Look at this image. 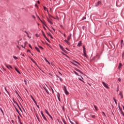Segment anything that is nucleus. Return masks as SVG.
<instances>
[{
  "mask_svg": "<svg viewBox=\"0 0 124 124\" xmlns=\"http://www.w3.org/2000/svg\"><path fill=\"white\" fill-rule=\"evenodd\" d=\"M83 52L84 53V56L85 57V58H88V55H87V51H86V48L85 47H83Z\"/></svg>",
  "mask_w": 124,
  "mask_h": 124,
  "instance_id": "nucleus-1",
  "label": "nucleus"
},
{
  "mask_svg": "<svg viewBox=\"0 0 124 124\" xmlns=\"http://www.w3.org/2000/svg\"><path fill=\"white\" fill-rule=\"evenodd\" d=\"M41 114L42 115V117L43 118V119L46 121V122H48V120H47V118H46V117H45V115H44V114H43V111L41 112Z\"/></svg>",
  "mask_w": 124,
  "mask_h": 124,
  "instance_id": "nucleus-2",
  "label": "nucleus"
},
{
  "mask_svg": "<svg viewBox=\"0 0 124 124\" xmlns=\"http://www.w3.org/2000/svg\"><path fill=\"white\" fill-rule=\"evenodd\" d=\"M63 91L65 94L66 95L68 94L69 93H68V91H67V89H66V86H64Z\"/></svg>",
  "mask_w": 124,
  "mask_h": 124,
  "instance_id": "nucleus-3",
  "label": "nucleus"
},
{
  "mask_svg": "<svg viewBox=\"0 0 124 124\" xmlns=\"http://www.w3.org/2000/svg\"><path fill=\"white\" fill-rule=\"evenodd\" d=\"M13 102L14 103H15V104H16L17 105V106H18L19 110H21V108L20 107V106H19V104H18V103H17V102H16V101L14 100V98H13Z\"/></svg>",
  "mask_w": 124,
  "mask_h": 124,
  "instance_id": "nucleus-4",
  "label": "nucleus"
},
{
  "mask_svg": "<svg viewBox=\"0 0 124 124\" xmlns=\"http://www.w3.org/2000/svg\"><path fill=\"white\" fill-rule=\"evenodd\" d=\"M102 84L103 86L105 87V88H106V89H109V87L108 86V85L106 84L105 82H102Z\"/></svg>",
  "mask_w": 124,
  "mask_h": 124,
  "instance_id": "nucleus-5",
  "label": "nucleus"
},
{
  "mask_svg": "<svg viewBox=\"0 0 124 124\" xmlns=\"http://www.w3.org/2000/svg\"><path fill=\"white\" fill-rule=\"evenodd\" d=\"M82 44H83L82 43V41H79L78 42V43L77 46H78V47H80V46H82Z\"/></svg>",
  "mask_w": 124,
  "mask_h": 124,
  "instance_id": "nucleus-6",
  "label": "nucleus"
},
{
  "mask_svg": "<svg viewBox=\"0 0 124 124\" xmlns=\"http://www.w3.org/2000/svg\"><path fill=\"white\" fill-rule=\"evenodd\" d=\"M38 18L40 20V17H39V16H38ZM41 23H42L43 25H45V26H46V27H47V26H46V23L45 22V21H43L42 20H41Z\"/></svg>",
  "mask_w": 124,
  "mask_h": 124,
  "instance_id": "nucleus-7",
  "label": "nucleus"
},
{
  "mask_svg": "<svg viewBox=\"0 0 124 124\" xmlns=\"http://www.w3.org/2000/svg\"><path fill=\"white\" fill-rule=\"evenodd\" d=\"M99 4H101V1H98L97 2V3L95 5V6L96 7H97V6L99 5Z\"/></svg>",
  "mask_w": 124,
  "mask_h": 124,
  "instance_id": "nucleus-8",
  "label": "nucleus"
},
{
  "mask_svg": "<svg viewBox=\"0 0 124 124\" xmlns=\"http://www.w3.org/2000/svg\"><path fill=\"white\" fill-rule=\"evenodd\" d=\"M60 48L62 50V51H63V52H64V53H67V51L64 49L63 47H60Z\"/></svg>",
  "mask_w": 124,
  "mask_h": 124,
  "instance_id": "nucleus-9",
  "label": "nucleus"
},
{
  "mask_svg": "<svg viewBox=\"0 0 124 124\" xmlns=\"http://www.w3.org/2000/svg\"><path fill=\"white\" fill-rule=\"evenodd\" d=\"M16 71V72H17V73H18V74H21V72H19V71L18 70V69H17V68L15 67V68Z\"/></svg>",
  "mask_w": 124,
  "mask_h": 124,
  "instance_id": "nucleus-10",
  "label": "nucleus"
},
{
  "mask_svg": "<svg viewBox=\"0 0 124 124\" xmlns=\"http://www.w3.org/2000/svg\"><path fill=\"white\" fill-rule=\"evenodd\" d=\"M47 20L50 25H52V24H53V22H52V21H51V20H50L48 18H47Z\"/></svg>",
  "mask_w": 124,
  "mask_h": 124,
  "instance_id": "nucleus-11",
  "label": "nucleus"
},
{
  "mask_svg": "<svg viewBox=\"0 0 124 124\" xmlns=\"http://www.w3.org/2000/svg\"><path fill=\"white\" fill-rule=\"evenodd\" d=\"M64 41H65V42L66 43V44H68V45H69V44H70V43H69V40H64Z\"/></svg>",
  "mask_w": 124,
  "mask_h": 124,
  "instance_id": "nucleus-12",
  "label": "nucleus"
},
{
  "mask_svg": "<svg viewBox=\"0 0 124 124\" xmlns=\"http://www.w3.org/2000/svg\"><path fill=\"white\" fill-rule=\"evenodd\" d=\"M76 71H78V72H79V73H81V74H83V72L81 71L80 70L78 69H76Z\"/></svg>",
  "mask_w": 124,
  "mask_h": 124,
  "instance_id": "nucleus-13",
  "label": "nucleus"
},
{
  "mask_svg": "<svg viewBox=\"0 0 124 124\" xmlns=\"http://www.w3.org/2000/svg\"><path fill=\"white\" fill-rule=\"evenodd\" d=\"M71 36H72V34H70L68 36V37H67V40H69H69L70 39Z\"/></svg>",
  "mask_w": 124,
  "mask_h": 124,
  "instance_id": "nucleus-14",
  "label": "nucleus"
},
{
  "mask_svg": "<svg viewBox=\"0 0 124 124\" xmlns=\"http://www.w3.org/2000/svg\"><path fill=\"white\" fill-rule=\"evenodd\" d=\"M4 90L5 91V92H6V93H8V94H9V92H8V91H7V89H6V87H4Z\"/></svg>",
  "mask_w": 124,
  "mask_h": 124,
  "instance_id": "nucleus-15",
  "label": "nucleus"
},
{
  "mask_svg": "<svg viewBox=\"0 0 124 124\" xmlns=\"http://www.w3.org/2000/svg\"><path fill=\"white\" fill-rule=\"evenodd\" d=\"M119 94L120 95V96L121 98H124V96L123 95V94L122 93V92H120Z\"/></svg>",
  "mask_w": 124,
  "mask_h": 124,
  "instance_id": "nucleus-16",
  "label": "nucleus"
},
{
  "mask_svg": "<svg viewBox=\"0 0 124 124\" xmlns=\"http://www.w3.org/2000/svg\"><path fill=\"white\" fill-rule=\"evenodd\" d=\"M44 90L46 91V93H49V91H48V90H47V89H46V88L44 87Z\"/></svg>",
  "mask_w": 124,
  "mask_h": 124,
  "instance_id": "nucleus-17",
  "label": "nucleus"
},
{
  "mask_svg": "<svg viewBox=\"0 0 124 124\" xmlns=\"http://www.w3.org/2000/svg\"><path fill=\"white\" fill-rule=\"evenodd\" d=\"M0 110L1 112V113H2L3 116L4 115V113L3 112V110H2V109L1 108H0Z\"/></svg>",
  "mask_w": 124,
  "mask_h": 124,
  "instance_id": "nucleus-18",
  "label": "nucleus"
},
{
  "mask_svg": "<svg viewBox=\"0 0 124 124\" xmlns=\"http://www.w3.org/2000/svg\"><path fill=\"white\" fill-rule=\"evenodd\" d=\"M113 100H114L115 104L117 105V104H118V103L117 102V100H116V99H115V98H113Z\"/></svg>",
  "mask_w": 124,
  "mask_h": 124,
  "instance_id": "nucleus-19",
  "label": "nucleus"
},
{
  "mask_svg": "<svg viewBox=\"0 0 124 124\" xmlns=\"http://www.w3.org/2000/svg\"><path fill=\"white\" fill-rule=\"evenodd\" d=\"M122 64L121 63H119V65L118 66V69H121V67L122 66Z\"/></svg>",
  "mask_w": 124,
  "mask_h": 124,
  "instance_id": "nucleus-20",
  "label": "nucleus"
},
{
  "mask_svg": "<svg viewBox=\"0 0 124 124\" xmlns=\"http://www.w3.org/2000/svg\"><path fill=\"white\" fill-rule=\"evenodd\" d=\"M36 50L37 51V52H40V50H39V48L37 47H35Z\"/></svg>",
  "mask_w": 124,
  "mask_h": 124,
  "instance_id": "nucleus-21",
  "label": "nucleus"
},
{
  "mask_svg": "<svg viewBox=\"0 0 124 124\" xmlns=\"http://www.w3.org/2000/svg\"><path fill=\"white\" fill-rule=\"evenodd\" d=\"M51 17H52V18H53V19H55V20H59V16H57L56 18H55L54 17H53L52 16H51Z\"/></svg>",
  "mask_w": 124,
  "mask_h": 124,
  "instance_id": "nucleus-22",
  "label": "nucleus"
},
{
  "mask_svg": "<svg viewBox=\"0 0 124 124\" xmlns=\"http://www.w3.org/2000/svg\"><path fill=\"white\" fill-rule=\"evenodd\" d=\"M74 62H76V63H77L78 64V65H80V63H79L78 62L76 61H74Z\"/></svg>",
  "mask_w": 124,
  "mask_h": 124,
  "instance_id": "nucleus-23",
  "label": "nucleus"
},
{
  "mask_svg": "<svg viewBox=\"0 0 124 124\" xmlns=\"http://www.w3.org/2000/svg\"><path fill=\"white\" fill-rule=\"evenodd\" d=\"M74 73H75V74H76V75H77L78 76H80L78 75V73H77V72H76V71H74Z\"/></svg>",
  "mask_w": 124,
  "mask_h": 124,
  "instance_id": "nucleus-24",
  "label": "nucleus"
},
{
  "mask_svg": "<svg viewBox=\"0 0 124 124\" xmlns=\"http://www.w3.org/2000/svg\"><path fill=\"white\" fill-rule=\"evenodd\" d=\"M124 42V40H121V47H123V43Z\"/></svg>",
  "mask_w": 124,
  "mask_h": 124,
  "instance_id": "nucleus-25",
  "label": "nucleus"
},
{
  "mask_svg": "<svg viewBox=\"0 0 124 124\" xmlns=\"http://www.w3.org/2000/svg\"><path fill=\"white\" fill-rule=\"evenodd\" d=\"M92 118H93V119H95V115H91Z\"/></svg>",
  "mask_w": 124,
  "mask_h": 124,
  "instance_id": "nucleus-26",
  "label": "nucleus"
},
{
  "mask_svg": "<svg viewBox=\"0 0 124 124\" xmlns=\"http://www.w3.org/2000/svg\"><path fill=\"white\" fill-rule=\"evenodd\" d=\"M45 111L47 115H49V112H48L47 109H45Z\"/></svg>",
  "mask_w": 124,
  "mask_h": 124,
  "instance_id": "nucleus-27",
  "label": "nucleus"
},
{
  "mask_svg": "<svg viewBox=\"0 0 124 124\" xmlns=\"http://www.w3.org/2000/svg\"><path fill=\"white\" fill-rule=\"evenodd\" d=\"M32 100H33V101L35 103V104H36V101H35L34 98H33V99H32Z\"/></svg>",
  "mask_w": 124,
  "mask_h": 124,
  "instance_id": "nucleus-28",
  "label": "nucleus"
},
{
  "mask_svg": "<svg viewBox=\"0 0 124 124\" xmlns=\"http://www.w3.org/2000/svg\"><path fill=\"white\" fill-rule=\"evenodd\" d=\"M47 35H49V36H51V33L50 32H47Z\"/></svg>",
  "mask_w": 124,
  "mask_h": 124,
  "instance_id": "nucleus-29",
  "label": "nucleus"
},
{
  "mask_svg": "<svg viewBox=\"0 0 124 124\" xmlns=\"http://www.w3.org/2000/svg\"><path fill=\"white\" fill-rule=\"evenodd\" d=\"M36 106H37V108H38V109H40V107L39 106H38V105H37V103H36V104H35Z\"/></svg>",
  "mask_w": 124,
  "mask_h": 124,
  "instance_id": "nucleus-30",
  "label": "nucleus"
},
{
  "mask_svg": "<svg viewBox=\"0 0 124 124\" xmlns=\"http://www.w3.org/2000/svg\"><path fill=\"white\" fill-rule=\"evenodd\" d=\"M14 59H15V60H18V57H16V56H13Z\"/></svg>",
  "mask_w": 124,
  "mask_h": 124,
  "instance_id": "nucleus-31",
  "label": "nucleus"
},
{
  "mask_svg": "<svg viewBox=\"0 0 124 124\" xmlns=\"http://www.w3.org/2000/svg\"><path fill=\"white\" fill-rule=\"evenodd\" d=\"M94 108L95 109V110H96L97 111V107L95 106V105H94Z\"/></svg>",
  "mask_w": 124,
  "mask_h": 124,
  "instance_id": "nucleus-32",
  "label": "nucleus"
},
{
  "mask_svg": "<svg viewBox=\"0 0 124 124\" xmlns=\"http://www.w3.org/2000/svg\"><path fill=\"white\" fill-rule=\"evenodd\" d=\"M36 118H37L38 122H40V120H39V117H38V116H37L36 115Z\"/></svg>",
  "mask_w": 124,
  "mask_h": 124,
  "instance_id": "nucleus-33",
  "label": "nucleus"
},
{
  "mask_svg": "<svg viewBox=\"0 0 124 124\" xmlns=\"http://www.w3.org/2000/svg\"><path fill=\"white\" fill-rule=\"evenodd\" d=\"M118 108H119L120 111H121V112H123V110H122V108L120 107V106L118 107Z\"/></svg>",
  "mask_w": 124,
  "mask_h": 124,
  "instance_id": "nucleus-34",
  "label": "nucleus"
},
{
  "mask_svg": "<svg viewBox=\"0 0 124 124\" xmlns=\"http://www.w3.org/2000/svg\"><path fill=\"white\" fill-rule=\"evenodd\" d=\"M24 82L25 85H28V82H27V80H26L25 79L24 80Z\"/></svg>",
  "mask_w": 124,
  "mask_h": 124,
  "instance_id": "nucleus-35",
  "label": "nucleus"
},
{
  "mask_svg": "<svg viewBox=\"0 0 124 124\" xmlns=\"http://www.w3.org/2000/svg\"><path fill=\"white\" fill-rule=\"evenodd\" d=\"M43 35H44V37H45V38L46 37V35H45V34H44V32H43Z\"/></svg>",
  "mask_w": 124,
  "mask_h": 124,
  "instance_id": "nucleus-36",
  "label": "nucleus"
},
{
  "mask_svg": "<svg viewBox=\"0 0 124 124\" xmlns=\"http://www.w3.org/2000/svg\"><path fill=\"white\" fill-rule=\"evenodd\" d=\"M72 63H73V64L75 65V66H78L77 64H76V63H74V62H72Z\"/></svg>",
  "mask_w": 124,
  "mask_h": 124,
  "instance_id": "nucleus-37",
  "label": "nucleus"
},
{
  "mask_svg": "<svg viewBox=\"0 0 124 124\" xmlns=\"http://www.w3.org/2000/svg\"><path fill=\"white\" fill-rule=\"evenodd\" d=\"M9 67H10V68H11V69H13V67H12V66L10 65H9Z\"/></svg>",
  "mask_w": 124,
  "mask_h": 124,
  "instance_id": "nucleus-38",
  "label": "nucleus"
},
{
  "mask_svg": "<svg viewBox=\"0 0 124 124\" xmlns=\"http://www.w3.org/2000/svg\"><path fill=\"white\" fill-rule=\"evenodd\" d=\"M78 79H79V80H80V81H81L83 83H85V81H84L83 80H82V79H81V78H78Z\"/></svg>",
  "mask_w": 124,
  "mask_h": 124,
  "instance_id": "nucleus-39",
  "label": "nucleus"
},
{
  "mask_svg": "<svg viewBox=\"0 0 124 124\" xmlns=\"http://www.w3.org/2000/svg\"><path fill=\"white\" fill-rule=\"evenodd\" d=\"M82 20H86V16L83 17Z\"/></svg>",
  "mask_w": 124,
  "mask_h": 124,
  "instance_id": "nucleus-40",
  "label": "nucleus"
},
{
  "mask_svg": "<svg viewBox=\"0 0 124 124\" xmlns=\"http://www.w3.org/2000/svg\"><path fill=\"white\" fill-rule=\"evenodd\" d=\"M5 66L7 67V68H8V69H9V66L6 65Z\"/></svg>",
  "mask_w": 124,
  "mask_h": 124,
  "instance_id": "nucleus-41",
  "label": "nucleus"
},
{
  "mask_svg": "<svg viewBox=\"0 0 124 124\" xmlns=\"http://www.w3.org/2000/svg\"><path fill=\"white\" fill-rule=\"evenodd\" d=\"M46 39V40H47V41H49V39H48L47 38V37H46V38H45Z\"/></svg>",
  "mask_w": 124,
  "mask_h": 124,
  "instance_id": "nucleus-42",
  "label": "nucleus"
},
{
  "mask_svg": "<svg viewBox=\"0 0 124 124\" xmlns=\"http://www.w3.org/2000/svg\"><path fill=\"white\" fill-rule=\"evenodd\" d=\"M62 122H63V124H66V122H65V121H64V120H62Z\"/></svg>",
  "mask_w": 124,
  "mask_h": 124,
  "instance_id": "nucleus-43",
  "label": "nucleus"
},
{
  "mask_svg": "<svg viewBox=\"0 0 124 124\" xmlns=\"http://www.w3.org/2000/svg\"><path fill=\"white\" fill-rule=\"evenodd\" d=\"M49 118H50L51 120H52V121H53V117H52V116L50 115L49 116Z\"/></svg>",
  "mask_w": 124,
  "mask_h": 124,
  "instance_id": "nucleus-44",
  "label": "nucleus"
},
{
  "mask_svg": "<svg viewBox=\"0 0 124 124\" xmlns=\"http://www.w3.org/2000/svg\"><path fill=\"white\" fill-rule=\"evenodd\" d=\"M102 113L103 114V115H104L105 117H106V115L105 114V113H104V112L102 111Z\"/></svg>",
  "mask_w": 124,
  "mask_h": 124,
  "instance_id": "nucleus-45",
  "label": "nucleus"
},
{
  "mask_svg": "<svg viewBox=\"0 0 124 124\" xmlns=\"http://www.w3.org/2000/svg\"><path fill=\"white\" fill-rule=\"evenodd\" d=\"M59 79L60 81H61V82H62V79L61 78H59Z\"/></svg>",
  "mask_w": 124,
  "mask_h": 124,
  "instance_id": "nucleus-46",
  "label": "nucleus"
},
{
  "mask_svg": "<svg viewBox=\"0 0 124 124\" xmlns=\"http://www.w3.org/2000/svg\"><path fill=\"white\" fill-rule=\"evenodd\" d=\"M45 61L46 62H48V60L46 59V58H45Z\"/></svg>",
  "mask_w": 124,
  "mask_h": 124,
  "instance_id": "nucleus-47",
  "label": "nucleus"
},
{
  "mask_svg": "<svg viewBox=\"0 0 124 124\" xmlns=\"http://www.w3.org/2000/svg\"><path fill=\"white\" fill-rule=\"evenodd\" d=\"M21 56H22V57H23L24 58H25V55L24 54H22V53H21Z\"/></svg>",
  "mask_w": 124,
  "mask_h": 124,
  "instance_id": "nucleus-48",
  "label": "nucleus"
},
{
  "mask_svg": "<svg viewBox=\"0 0 124 124\" xmlns=\"http://www.w3.org/2000/svg\"><path fill=\"white\" fill-rule=\"evenodd\" d=\"M27 53H31V50H30L29 49H28Z\"/></svg>",
  "mask_w": 124,
  "mask_h": 124,
  "instance_id": "nucleus-49",
  "label": "nucleus"
},
{
  "mask_svg": "<svg viewBox=\"0 0 124 124\" xmlns=\"http://www.w3.org/2000/svg\"><path fill=\"white\" fill-rule=\"evenodd\" d=\"M121 114H122V115H123L124 117V112L121 111Z\"/></svg>",
  "mask_w": 124,
  "mask_h": 124,
  "instance_id": "nucleus-50",
  "label": "nucleus"
},
{
  "mask_svg": "<svg viewBox=\"0 0 124 124\" xmlns=\"http://www.w3.org/2000/svg\"><path fill=\"white\" fill-rule=\"evenodd\" d=\"M57 97H58L59 101H61V100L60 99V97L59 96V95H57Z\"/></svg>",
  "mask_w": 124,
  "mask_h": 124,
  "instance_id": "nucleus-51",
  "label": "nucleus"
},
{
  "mask_svg": "<svg viewBox=\"0 0 124 124\" xmlns=\"http://www.w3.org/2000/svg\"><path fill=\"white\" fill-rule=\"evenodd\" d=\"M121 80H122L121 79V78H118V81H119V82H121Z\"/></svg>",
  "mask_w": 124,
  "mask_h": 124,
  "instance_id": "nucleus-52",
  "label": "nucleus"
},
{
  "mask_svg": "<svg viewBox=\"0 0 124 124\" xmlns=\"http://www.w3.org/2000/svg\"><path fill=\"white\" fill-rule=\"evenodd\" d=\"M61 53L62 54V55H64V56H65V54H64V53L61 52Z\"/></svg>",
  "mask_w": 124,
  "mask_h": 124,
  "instance_id": "nucleus-53",
  "label": "nucleus"
},
{
  "mask_svg": "<svg viewBox=\"0 0 124 124\" xmlns=\"http://www.w3.org/2000/svg\"><path fill=\"white\" fill-rule=\"evenodd\" d=\"M70 123L71 124H74V123H73V122H72L70 120Z\"/></svg>",
  "mask_w": 124,
  "mask_h": 124,
  "instance_id": "nucleus-54",
  "label": "nucleus"
},
{
  "mask_svg": "<svg viewBox=\"0 0 124 124\" xmlns=\"http://www.w3.org/2000/svg\"><path fill=\"white\" fill-rule=\"evenodd\" d=\"M44 10H46V9H47V8L46 7H44Z\"/></svg>",
  "mask_w": 124,
  "mask_h": 124,
  "instance_id": "nucleus-55",
  "label": "nucleus"
},
{
  "mask_svg": "<svg viewBox=\"0 0 124 124\" xmlns=\"http://www.w3.org/2000/svg\"><path fill=\"white\" fill-rule=\"evenodd\" d=\"M60 28H61L62 29V28H63V26H62V25H60Z\"/></svg>",
  "mask_w": 124,
  "mask_h": 124,
  "instance_id": "nucleus-56",
  "label": "nucleus"
},
{
  "mask_svg": "<svg viewBox=\"0 0 124 124\" xmlns=\"http://www.w3.org/2000/svg\"><path fill=\"white\" fill-rule=\"evenodd\" d=\"M24 32H26V34H28L29 33H28V32L26 31H24Z\"/></svg>",
  "mask_w": 124,
  "mask_h": 124,
  "instance_id": "nucleus-57",
  "label": "nucleus"
},
{
  "mask_svg": "<svg viewBox=\"0 0 124 124\" xmlns=\"http://www.w3.org/2000/svg\"><path fill=\"white\" fill-rule=\"evenodd\" d=\"M27 36L28 37H29V38H31V37H30V36L29 35V33L27 34Z\"/></svg>",
  "mask_w": 124,
  "mask_h": 124,
  "instance_id": "nucleus-58",
  "label": "nucleus"
},
{
  "mask_svg": "<svg viewBox=\"0 0 124 124\" xmlns=\"http://www.w3.org/2000/svg\"><path fill=\"white\" fill-rule=\"evenodd\" d=\"M31 99H33L34 98H33V97H32V95H31Z\"/></svg>",
  "mask_w": 124,
  "mask_h": 124,
  "instance_id": "nucleus-59",
  "label": "nucleus"
},
{
  "mask_svg": "<svg viewBox=\"0 0 124 124\" xmlns=\"http://www.w3.org/2000/svg\"><path fill=\"white\" fill-rule=\"evenodd\" d=\"M31 99H33L34 98H33V97H32V95H31Z\"/></svg>",
  "mask_w": 124,
  "mask_h": 124,
  "instance_id": "nucleus-60",
  "label": "nucleus"
},
{
  "mask_svg": "<svg viewBox=\"0 0 124 124\" xmlns=\"http://www.w3.org/2000/svg\"><path fill=\"white\" fill-rule=\"evenodd\" d=\"M40 48L41 49H42V50H43V49H44L43 47H40Z\"/></svg>",
  "mask_w": 124,
  "mask_h": 124,
  "instance_id": "nucleus-61",
  "label": "nucleus"
},
{
  "mask_svg": "<svg viewBox=\"0 0 124 124\" xmlns=\"http://www.w3.org/2000/svg\"><path fill=\"white\" fill-rule=\"evenodd\" d=\"M37 2H38V4L40 3V2L39 1V0H38Z\"/></svg>",
  "mask_w": 124,
  "mask_h": 124,
  "instance_id": "nucleus-62",
  "label": "nucleus"
},
{
  "mask_svg": "<svg viewBox=\"0 0 124 124\" xmlns=\"http://www.w3.org/2000/svg\"><path fill=\"white\" fill-rule=\"evenodd\" d=\"M43 28H44V30H46V28H45V27L43 26Z\"/></svg>",
  "mask_w": 124,
  "mask_h": 124,
  "instance_id": "nucleus-63",
  "label": "nucleus"
},
{
  "mask_svg": "<svg viewBox=\"0 0 124 124\" xmlns=\"http://www.w3.org/2000/svg\"><path fill=\"white\" fill-rule=\"evenodd\" d=\"M122 57H124V53L123 52V54H122Z\"/></svg>",
  "mask_w": 124,
  "mask_h": 124,
  "instance_id": "nucleus-64",
  "label": "nucleus"
}]
</instances>
